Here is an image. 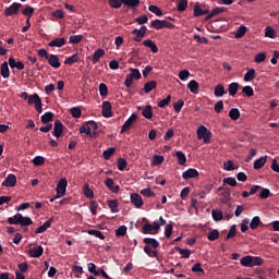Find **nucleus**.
Returning <instances> with one entry per match:
<instances>
[{"label":"nucleus","instance_id":"nucleus-1","mask_svg":"<svg viewBox=\"0 0 279 279\" xmlns=\"http://www.w3.org/2000/svg\"><path fill=\"white\" fill-rule=\"evenodd\" d=\"M196 135L199 141H204V144H209L211 142V131H208L204 125L198 126Z\"/></svg>","mask_w":279,"mask_h":279},{"label":"nucleus","instance_id":"nucleus-2","mask_svg":"<svg viewBox=\"0 0 279 279\" xmlns=\"http://www.w3.org/2000/svg\"><path fill=\"white\" fill-rule=\"evenodd\" d=\"M130 71L131 73L125 76V81H124V86L126 88L132 87V82H134V80H141L142 77L141 71H138V69H130Z\"/></svg>","mask_w":279,"mask_h":279},{"label":"nucleus","instance_id":"nucleus-3","mask_svg":"<svg viewBox=\"0 0 279 279\" xmlns=\"http://www.w3.org/2000/svg\"><path fill=\"white\" fill-rule=\"evenodd\" d=\"M21 8H23V4L19 2L12 3L4 10V16H14V14H19V10H21Z\"/></svg>","mask_w":279,"mask_h":279},{"label":"nucleus","instance_id":"nucleus-4","mask_svg":"<svg viewBox=\"0 0 279 279\" xmlns=\"http://www.w3.org/2000/svg\"><path fill=\"white\" fill-rule=\"evenodd\" d=\"M66 186H68V180L65 178H62L58 181V184H57L58 197H64Z\"/></svg>","mask_w":279,"mask_h":279},{"label":"nucleus","instance_id":"nucleus-5","mask_svg":"<svg viewBox=\"0 0 279 279\" xmlns=\"http://www.w3.org/2000/svg\"><path fill=\"white\" fill-rule=\"evenodd\" d=\"M136 119H137V117L135 113L131 114V117H129L128 121H125L123 123L122 130L120 131V133L124 134L126 132H130L131 126L133 125V123L136 122Z\"/></svg>","mask_w":279,"mask_h":279},{"label":"nucleus","instance_id":"nucleus-6","mask_svg":"<svg viewBox=\"0 0 279 279\" xmlns=\"http://www.w3.org/2000/svg\"><path fill=\"white\" fill-rule=\"evenodd\" d=\"M64 124H62V122H60V120L54 121V126L52 129V136L59 138L60 136H62V133L64 132Z\"/></svg>","mask_w":279,"mask_h":279},{"label":"nucleus","instance_id":"nucleus-7","mask_svg":"<svg viewBox=\"0 0 279 279\" xmlns=\"http://www.w3.org/2000/svg\"><path fill=\"white\" fill-rule=\"evenodd\" d=\"M162 227L159 225V222L155 221L154 225H144L142 226V233L143 234H149L153 231L159 230V228Z\"/></svg>","mask_w":279,"mask_h":279},{"label":"nucleus","instance_id":"nucleus-8","mask_svg":"<svg viewBox=\"0 0 279 279\" xmlns=\"http://www.w3.org/2000/svg\"><path fill=\"white\" fill-rule=\"evenodd\" d=\"M199 173L197 170L190 168L189 170H186L185 172H183L181 174V178H183V180L187 181L189 179H196L198 178Z\"/></svg>","mask_w":279,"mask_h":279},{"label":"nucleus","instance_id":"nucleus-9","mask_svg":"<svg viewBox=\"0 0 279 279\" xmlns=\"http://www.w3.org/2000/svg\"><path fill=\"white\" fill-rule=\"evenodd\" d=\"M131 204L135 205L136 208H142L144 205L143 196L136 193L131 194Z\"/></svg>","mask_w":279,"mask_h":279},{"label":"nucleus","instance_id":"nucleus-10","mask_svg":"<svg viewBox=\"0 0 279 279\" xmlns=\"http://www.w3.org/2000/svg\"><path fill=\"white\" fill-rule=\"evenodd\" d=\"M47 60H48V64H50L52 69H60L61 63L57 54H49V57H47Z\"/></svg>","mask_w":279,"mask_h":279},{"label":"nucleus","instance_id":"nucleus-11","mask_svg":"<svg viewBox=\"0 0 279 279\" xmlns=\"http://www.w3.org/2000/svg\"><path fill=\"white\" fill-rule=\"evenodd\" d=\"M51 223H53V218L47 220L44 225H41V227H38V229L34 231V234L38 235L46 232L49 228H51Z\"/></svg>","mask_w":279,"mask_h":279},{"label":"nucleus","instance_id":"nucleus-12","mask_svg":"<svg viewBox=\"0 0 279 279\" xmlns=\"http://www.w3.org/2000/svg\"><path fill=\"white\" fill-rule=\"evenodd\" d=\"M16 182H17V179L15 178L14 174H8L7 180L2 182V186L14 187Z\"/></svg>","mask_w":279,"mask_h":279},{"label":"nucleus","instance_id":"nucleus-13","mask_svg":"<svg viewBox=\"0 0 279 279\" xmlns=\"http://www.w3.org/2000/svg\"><path fill=\"white\" fill-rule=\"evenodd\" d=\"M27 104H29V106H43V100H40L38 94H33L32 96H28Z\"/></svg>","mask_w":279,"mask_h":279},{"label":"nucleus","instance_id":"nucleus-14","mask_svg":"<svg viewBox=\"0 0 279 279\" xmlns=\"http://www.w3.org/2000/svg\"><path fill=\"white\" fill-rule=\"evenodd\" d=\"M104 56H106V50L105 49H101V48H98L94 54H93V58H92V62L93 64H97V62L99 61V59L104 58Z\"/></svg>","mask_w":279,"mask_h":279},{"label":"nucleus","instance_id":"nucleus-15","mask_svg":"<svg viewBox=\"0 0 279 279\" xmlns=\"http://www.w3.org/2000/svg\"><path fill=\"white\" fill-rule=\"evenodd\" d=\"M143 45L144 47H147L148 49H150L153 53H158V46L156 45V43H154V40L145 39L143 41Z\"/></svg>","mask_w":279,"mask_h":279},{"label":"nucleus","instance_id":"nucleus-16","mask_svg":"<svg viewBox=\"0 0 279 279\" xmlns=\"http://www.w3.org/2000/svg\"><path fill=\"white\" fill-rule=\"evenodd\" d=\"M44 254V247L37 246L28 251V255L33 258H39Z\"/></svg>","mask_w":279,"mask_h":279},{"label":"nucleus","instance_id":"nucleus-17","mask_svg":"<svg viewBox=\"0 0 279 279\" xmlns=\"http://www.w3.org/2000/svg\"><path fill=\"white\" fill-rule=\"evenodd\" d=\"M65 45H66V39H64V37L54 38L48 44L49 47H64Z\"/></svg>","mask_w":279,"mask_h":279},{"label":"nucleus","instance_id":"nucleus-18","mask_svg":"<svg viewBox=\"0 0 279 279\" xmlns=\"http://www.w3.org/2000/svg\"><path fill=\"white\" fill-rule=\"evenodd\" d=\"M24 218H26V217H23V215H21V214H15V215H13V217L8 218V223L10 226H17V223L21 222V220Z\"/></svg>","mask_w":279,"mask_h":279},{"label":"nucleus","instance_id":"nucleus-19","mask_svg":"<svg viewBox=\"0 0 279 279\" xmlns=\"http://www.w3.org/2000/svg\"><path fill=\"white\" fill-rule=\"evenodd\" d=\"M240 84L236 83V82H233L231 84H229V87H228V90H229V95L231 97H235L236 96V93H239V88H240Z\"/></svg>","mask_w":279,"mask_h":279},{"label":"nucleus","instance_id":"nucleus-20","mask_svg":"<svg viewBox=\"0 0 279 279\" xmlns=\"http://www.w3.org/2000/svg\"><path fill=\"white\" fill-rule=\"evenodd\" d=\"M227 93L226 87H223L221 84L216 85L214 89L215 97H223Z\"/></svg>","mask_w":279,"mask_h":279},{"label":"nucleus","instance_id":"nucleus-21","mask_svg":"<svg viewBox=\"0 0 279 279\" xmlns=\"http://www.w3.org/2000/svg\"><path fill=\"white\" fill-rule=\"evenodd\" d=\"M143 242H144V244H146V246H149L154 250L159 247V242L156 239L146 238V239L143 240Z\"/></svg>","mask_w":279,"mask_h":279},{"label":"nucleus","instance_id":"nucleus-22","mask_svg":"<svg viewBox=\"0 0 279 279\" xmlns=\"http://www.w3.org/2000/svg\"><path fill=\"white\" fill-rule=\"evenodd\" d=\"M221 12H226V8L220 7V8L213 9V11L207 14L206 21H210L213 16H217V14H221Z\"/></svg>","mask_w":279,"mask_h":279},{"label":"nucleus","instance_id":"nucleus-23","mask_svg":"<svg viewBox=\"0 0 279 279\" xmlns=\"http://www.w3.org/2000/svg\"><path fill=\"white\" fill-rule=\"evenodd\" d=\"M187 88L190 92L197 94V90H199V83H197L195 80H192L189 82Z\"/></svg>","mask_w":279,"mask_h":279},{"label":"nucleus","instance_id":"nucleus-24","mask_svg":"<svg viewBox=\"0 0 279 279\" xmlns=\"http://www.w3.org/2000/svg\"><path fill=\"white\" fill-rule=\"evenodd\" d=\"M1 76L4 80H8V77H10V68L8 66V62H3L1 64Z\"/></svg>","mask_w":279,"mask_h":279},{"label":"nucleus","instance_id":"nucleus-25","mask_svg":"<svg viewBox=\"0 0 279 279\" xmlns=\"http://www.w3.org/2000/svg\"><path fill=\"white\" fill-rule=\"evenodd\" d=\"M219 196L222 197V204H228L231 199V191L225 190L223 192H219Z\"/></svg>","mask_w":279,"mask_h":279},{"label":"nucleus","instance_id":"nucleus-26","mask_svg":"<svg viewBox=\"0 0 279 279\" xmlns=\"http://www.w3.org/2000/svg\"><path fill=\"white\" fill-rule=\"evenodd\" d=\"M156 86H157L156 81H150V82L145 83L144 93H146V94L151 93V90H155Z\"/></svg>","mask_w":279,"mask_h":279},{"label":"nucleus","instance_id":"nucleus-27","mask_svg":"<svg viewBox=\"0 0 279 279\" xmlns=\"http://www.w3.org/2000/svg\"><path fill=\"white\" fill-rule=\"evenodd\" d=\"M266 162H267L266 156L257 159L256 161H254V170H259V169L264 168Z\"/></svg>","mask_w":279,"mask_h":279},{"label":"nucleus","instance_id":"nucleus-28","mask_svg":"<svg viewBox=\"0 0 279 279\" xmlns=\"http://www.w3.org/2000/svg\"><path fill=\"white\" fill-rule=\"evenodd\" d=\"M34 12H35L34 8L26 4L25 9H23L22 11V14H24V16H27V19L31 20L32 16H34Z\"/></svg>","mask_w":279,"mask_h":279},{"label":"nucleus","instance_id":"nucleus-29","mask_svg":"<svg viewBox=\"0 0 279 279\" xmlns=\"http://www.w3.org/2000/svg\"><path fill=\"white\" fill-rule=\"evenodd\" d=\"M80 62V53H74L73 56L65 59L64 64L71 65Z\"/></svg>","mask_w":279,"mask_h":279},{"label":"nucleus","instance_id":"nucleus-30","mask_svg":"<svg viewBox=\"0 0 279 279\" xmlns=\"http://www.w3.org/2000/svg\"><path fill=\"white\" fill-rule=\"evenodd\" d=\"M107 205L109 206L110 213L117 214L119 211V209H118V201L117 199L108 201Z\"/></svg>","mask_w":279,"mask_h":279},{"label":"nucleus","instance_id":"nucleus-31","mask_svg":"<svg viewBox=\"0 0 279 279\" xmlns=\"http://www.w3.org/2000/svg\"><path fill=\"white\" fill-rule=\"evenodd\" d=\"M88 234L89 236H96L97 239L104 241L105 240V235H104V232L101 231H98L96 229H89L88 230Z\"/></svg>","mask_w":279,"mask_h":279},{"label":"nucleus","instance_id":"nucleus-32","mask_svg":"<svg viewBox=\"0 0 279 279\" xmlns=\"http://www.w3.org/2000/svg\"><path fill=\"white\" fill-rule=\"evenodd\" d=\"M175 158H178V165L184 166L186 162L185 154H183L181 150L175 151Z\"/></svg>","mask_w":279,"mask_h":279},{"label":"nucleus","instance_id":"nucleus-33","mask_svg":"<svg viewBox=\"0 0 279 279\" xmlns=\"http://www.w3.org/2000/svg\"><path fill=\"white\" fill-rule=\"evenodd\" d=\"M131 34H133L134 36L133 37L134 43H141V40H143V38L145 37V35L138 32V28L133 29Z\"/></svg>","mask_w":279,"mask_h":279},{"label":"nucleus","instance_id":"nucleus-34","mask_svg":"<svg viewBox=\"0 0 279 279\" xmlns=\"http://www.w3.org/2000/svg\"><path fill=\"white\" fill-rule=\"evenodd\" d=\"M228 116L230 117L231 121H238L241 113L239 112L238 108H232Z\"/></svg>","mask_w":279,"mask_h":279},{"label":"nucleus","instance_id":"nucleus-35","mask_svg":"<svg viewBox=\"0 0 279 279\" xmlns=\"http://www.w3.org/2000/svg\"><path fill=\"white\" fill-rule=\"evenodd\" d=\"M256 77V70L251 69L244 75V82H252Z\"/></svg>","mask_w":279,"mask_h":279},{"label":"nucleus","instance_id":"nucleus-36","mask_svg":"<svg viewBox=\"0 0 279 279\" xmlns=\"http://www.w3.org/2000/svg\"><path fill=\"white\" fill-rule=\"evenodd\" d=\"M165 21L166 20H155L151 22V27L155 29H165Z\"/></svg>","mask_w":279,"mask_h":279},{"label":"nucleus","instance_id":"nucleus-37","mask_svg":"<svg viewBox=\"0 0 279 279\" xmlns=\"http://www.w3.org/2000/svg\"><path fill=\"white\" fill-rule=\"evenodd\" d=\"M189 8V0H179L177 5L178 12H184Z\"/></svg>","mask_w":279,"mask_h":279},{"label":"nucleus","instance_id":"nucleus-38","mask_svg":"<svg viewBox=\"0 0 279 279\" xmlns=\"http://www.w3.org/2000/svg\"><path fill=\"white\" fill-rule=\"evenodd\" d=\"M262 226V220L258 216L252 218L251 220V230H256L258 227Z\"/></svg>","mask_w":279,"mask_h":279},{"label":"nucleus","instance_id":"nucleus-39","mask_svg":"<svg viewBox=\"0 0 279 279\" xmlns=\"http://www.w3.org/2000/svg\"><path fill=\"white\" fill-rule=\"evenodd\" d=\"M219 239V230L213 229L209 234H207V240L208 241H217Z\"/></svg>","mask_w":279,"mask_h":279},{"label":"nucleus","instance_id":"nucleus-40","mask_svg":"<svg viewBox=\"0 0 279 279\" xmlns=\"http://www.w3.org/2000/svg\"><path fill=\"white\" fill-rule=\"evenodd\" d=\"M101 114H102V118H107V119L111 118L112 117V109H111V107H109V106L102 107Z\"/></svg>","mask_w":279,"mask_h":279},{"label":"nucleus","instance_id":"nucleus-41","mask_svg":"<svg viewBox=\"0 0 279 279\" xmlns=\"http://www.w3.org/2000/svg\"><path fill=\"white\" fill-rule=\"evenodd\" d=\"M142 117L146 118V119H151L154 117V112L151 111V107H145L142 110Z\"/></svg>","mask_w":279,"mask_h":279},{"label":"nucleus","instance_id":"nucleus-42","mask_svg":"<svg viewBox=\"0 0 279 279\" xmlns=\"http://www.w3.org/2000/svg\"><path fill=\"white\" fill-rule=\"evenodd\" d=\"M211 217H213V220H215V222H219L220 220H222V211L213 209Z\"/></svg>","mask_w":279,"mask_h":279},{"label":"nucleus","instance_id":"nucleus-43","mask_svg":"<svg viewBox=\"0 0 279 279\" xmlns=\"http://www.w3.org/2000/svg\"><path fill=\"white\" fill-rule=\"evenodd\" d=\"M123 5H128V8H136L141 5V0H123Z\"/></svg>","mask_w":279,"mask_h":279},{"label":"nucleus","instance_id":"nucleus-44","mask_svg":"<svg viewBox=\"0 0 279 279\" xmlns=\"http://www.w3.org/2000/svg\"><path fill=\"white\" fill-rule=\"evenodd\" d=\"M83 38H84V35H71L70 43H72V45H80V43H82Z\"/></svg>","mask_w":279,"mask_h":279},{"label":"nucleus","instance_id":"nucleus-45","mask_svg":"<svg viewBox=\"0 0 279 279\" xmlns=\"http://www.w3.org/2000/svg\"><path fill=\"white\" fill-rule=\"evenodd\" d=\"M126 232H128V227L125 226L118 227V229H116V238L125 236Z\"/></svg>","mask_w":279,"mask_h":279},{"label":"nucleus","instance_id":"nucleus-46","mask_svg":"<svg viewBox=\"0 0 279 279\" xmlns=\"http://www.w3.org/2000/svg\"><path fill=\"white\" fill-rule=\"evenodd\" d=\"M241 266L243 267H252V256L246 255L243 258H241Z\"/></svg>","mask_w":279,"mask_h":279},{"label":"nucleus","instance_id":"nucleus-47","mask_svg":"<svg viewBox=\"0 0 279 279\" xmlns=\"http://www.w3.org/2000/svg\"><path fill=\"white\" fill-rule=\"evenodd\" d=\"M242 93L246 97H253L254 96V88H252V86H250V85H246V86L242 87Z\"/></svg>","mask_w":279,"mask_h":279},{"label":"nucleus","instance_id":"nucleus-48","mask_svg":"<svg viewBox=\"0 0 279 279\" xmlns=\"http://www.w3.org/2000/svg\"><path fill=\"white\" fill-rule=\"evenodd\" d=\"M247 32V27L245 25H241L235 33V38H243Z\"/></svg>","mask_w":279,"mask_h":279},{"label":"nucleus","instance_id":"nucleus-49","mask_svg":"<svg viewBox=\"0 0 279 279\" xmlns=\"http://www.w3.org/2000/svg\"><path fill=\"white\" fill-rule=\"evenodd\" d=\"M141 195L144 197H156V193H154V191H151L149 187L141 190Z\"/></svg>","mask_w":279,"mask_h":279},{"label":"nucleus","instance_id":"nucleus-50","mask_svg":"<svg viewBox=\"0 0 279 279\" xmlns=\"http://www.w3.org/2000/svg\"><path fill=\"white\" fill-rule=\"evenodd\" d=\"M191 75V72H189V70H181L179 72V80H181V82H186V80H189Z\"/></svg>","mask_w":279,"mask_h":279},{"label":"nucleus","instance_id":"nucleus-51","mask_svg":"<svg viewBox=\"0 0 279 279\" xmlns=\"http://www.w3.org/2000/svg\"><path fill=\"white\" fill-rule=\"evenodd\" d=\"M44 163H46V158L41 157V156H36L34 157L33 159V165L36 166V167H40L43 166Z\"/></svg>","mask_w":279,"mask_h":279},{"label":"nucleus","instance_id":"nucleus-52","mask_svg":"<svg viewBox=\"0 0 279 279\" xmlns=\"http://www.w3.org/2000/svg\"><path fill=\"white\" fill-rule=\"evenodd\" d=\"M17 226H21V227L33 226V219H31L29 217H25L21 219L20 222H17Z\"/></svg>","mask_w":279,"mask_h":279},{"label":"nucleus","instance_id":"nucleus-53","mask_svg":"<svg viewBox=\"0 0 279 279\" xmlns=\"http://www.w3.org/2000/svg\"><path fill=\"white\" fill-rule=\"evenodd\" d=\"M144 253H146V255H148L151 258L157 257V251L153 250V247L148 245L144 246Z\"/></svg>","mask_w":279,"mask_h":279},{"label":"nucleus","instance_id":"nucleus-54","mask_svg":"<svg viewBox=\"0 0 279 279\" xmlns=\"http://www.w3.org/2000/svg\"><path fill=\"white\" fill-rule=\"evenodd\" d=\"M53 120V112H46L41 116V123H49Z\"/></svg>","mask_w":279,"mask_h":279},{"label":"nucleus","instance_id":"nucleus-55","mask_svg":"<svg viewBox=\"0 0 279 279\" xmlns=\"http://www.w3.org/2000/svg\"><path fill=\"white\" fill-rule=\"evenodd\" d=\"M116 149L110 147L109 149L107 150H102V159L105 160H109L110 157L114 154Z\"/></svg>","mask_w":279,"mask_h":279},{"label":"nucleus","instance_id":"nucleus-56","mask_svg":"<svg viewBox=\"0 0 279 279\" xmlns=\"http://www.w3.org/2000/svg\"><path fill=\"white\" fill-rule=\"evenodd\" d=\"M110 8H114L116 10H119L123 5V0H109Z\"/></svg>","mask_w":279,"mask_h":279},{"label":"nucleus","instance_id":"nucleus-57","mask_svg":"<svg viewBox=\"0 0 279 279\" xmlns=\"http://www.w3.org/2000/svg\"><path fill=\"white\" fill-rule=\"evenodd\" d=\"M149 12H153V14H156V16H162V11L157 5H149L148 7Z\"/></svg>","mask_w":279,"mask_h":279},{"label":"nucleus","instance_id":"nucleus-58","mask_svg":"<svg viewBox=\"0 0 279 279\" xmlns=\"http://www.w3.org/2000/svg\"><path fill=\"white\" fill-rule=\"evenodd\" d=\"M254 60L257 64H260V62H265V60H267V54L265 52H259L255 56Z\"/></svg>","mask_w":279,"mask_h":279},{"label":"nucleus","instance_id":"nucleus-59","mask_svg":"<svg viewBox=\"0 0 279 279\" xmlns=\"http://www.w3.org/2000/svg\"><path fill=\"white\" fill-rule=\"evenodd\" d=\"M78 132L81 133V134H85L86 136H89V137H93V136H95L96 135V132H94V133H92L90 132V129H87L86 126H81V129H78Z\"/></svg>","mask_w":279,"mask_h":279},{"label":"nucleus","instance_id":"nucleus-60","mask_svg":"<svg viewBox=\"0 0 279 279\" xmlns=\"http://www.w3.org/2000/svg\"><path fill=\"white\" fill-rule=\"evenodd\" d=\"M70 113H71V117L78 119V118H81V108L73 107L70 109Z\"/></svg>","mask_w":279,"mask_h":279},{"label":"nucleus","instance_id":"nucleus-61","mask_svg":"<svg viewBox=\"0 0 279 279\" xmlns=\"http://www.w3.org/2000/svg\"><path fill=\"white\" fill-rule=\"evenodd\" d=\"M128 167V161L123 158L118 159V170L124 171Z\"/></svg>","mask_w":279,"mask_h":279},{"label":"nucleus","instance_id":"nucleus-62","mask_svg":"<svg viewBox=\"0 0 279 279\" xmlns=\"http://www.w3.org/2000/svg\"><path fill=\"white\" fill-rule=\"evenodd\" d=\"M223 182H225V184H228L230 186H236L238 185V181L233 177L225 178Z\"/></svg>","mask_w":279,"mask_h":279},{"label":"nucleus","instance_id":"nucleus-63","mask_svg":"<svg viewBox=\"0 0 279 279\" xmlns=\"http://www.w3.org/2000/svg\"><path fill=\"white\" fill-rule=\"evenodd\" d=\"M265 36L267 38H276V31H274V28H271L270 26H267Z\"/></svg>","mask_w":279,"mask_h":279},{"label":"nucleus","instance_id":"nucleus-64","mask_svg":"<svg viewBox=\"0 0 279 279\" xmlns=\"http://www.w3.org/2000/svg\"><path fill=\"white\" fill-rule=\"evenodd\" d=\"M99 93L101 95V97H106V95H108V86L104 83H101L99 85Z\"/></svg>","mask_w":279,"mask_h":279}]
</instances>
